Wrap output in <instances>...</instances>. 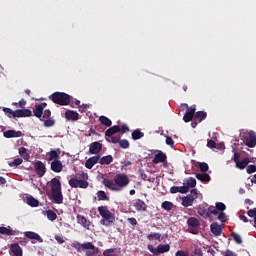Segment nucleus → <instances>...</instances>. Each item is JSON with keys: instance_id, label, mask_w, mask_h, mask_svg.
Instances as JSON below:
<instances>
[{"instance_id": "nucleus-1", "label": "nucleus", "mask_w": 256, "mask_h": 256, "mask_svg": "<svg viewBox=\"0 0 256 256\" xmlns=\"http://www.w3.org/2000/svg\"><path fill=\"white\" fill-rule=\"evenodd\" d=\"M104 187H107L110 191H123L129 183H131V180L129 179V176L124 173H119L114 176V182L113 180L104 178L102 181Z\"/></svg>"}, {"instance_id": "nucleus-2", "label": "nucleus", "mask_w": 256, "mask_h": 256, "mask_svg": "<svg viewBox=\"0 0 256 256\" xmlns=\"http://www.w3.org/2000/svg\"><path fill=\"white\" fill-rule=\"evenodd\" d=\"M51 185V199H53L54 203L57 205H61L63 203V192L61 191V180L59 178H53L50 181Z\"/></svg>"}, {"instance_id": "nucleus-3", "label": "nucleus", "mask_w": 256, "mask_h": 256, "mask_svg": "<svg viewBox=\"0 0 256 256\" xmlns=\"http://www.w3.org/2000/svg\"><path fill=\"white\" fill-rule=\"evenodd\" d=\"M87 179H89V174L82 172L80 174H76V178H71L68 181V184L72 189H77L78 187L80 189H87L89 187V182H87Z\"/></svg>"}, {"instance_id": "nucleus-4", "label": "nucleus", "mask_w": 256, "mask_h": 256, "mask_svg": "<svg viewBox=\"0 0 256 256\" xmlns=\"http://www.w3.org/2000/svg\"><path fill=\"white\" fill-rule=\"evenodd\" d=\"M98 213L103 218L100 220V225H104V227H109V225H113L115 222V214L111 213L107 206H99Z\"/></svg>"}, {"instance_id": "nucleus-5", "label": "nucleus", "mask_w": 256, "mask_h": 256, "mask_svg": "<svg viewBox=\"0 0 256 256\" xmlns=\"http://www.w3.org/2000/svg\"><path fill=\"white\" fill-rule=\"evenodd\" d=\"M48 99L56 105L65 106L71 104V96L65 92H54Z\"/></svg>"}, {"instance_id": "nucleus-6", "label": "nucleus", "mask_w": 256, "mask_h": 256, "mask_svg": "<svg viewBox=\"0 0 256 256\" xmlns=\"http://www.w3.org/2000/svg\"><path fill=\"white\" fill-rule=\"evenodd\" d=\"M198 215L203 217V219H211V215H219V212L214 208V206H209L208 208L205 206H200L198 208Z\"/></svg>"}, {"instance_id": "nucleus-7", "label": "nucleus", "mask_w": 256, "mask_h": 256, "mask_svg": "<svg viewBox=\"0 0 256 256\" xmlns=\"http://www.w3.org/2000/svg\"><path fill=\"white\" fill-rule=\"evenodd\" d=\"M244 139V143L247 147H250V149H253V147L256 146V133L253 131H249L248 133H243L242 135Z\"/></svg>"}, {"instance_id": "nucleus-8", "label": "nucleus", "mask_w": 256, "mask_h": 256, "mask_svg": "<svg viewBox=\"0 0 256 256\" xmlns=\"http://www.w3.org/2000/svg\"><path fill=\"white\" fill-rule=\"evenodd\" d=\"M34 169L38 177H43L45 173H47V168L45 167V164L40 160L35 162Z\"/></svg>"}, {"instance_id": "nucleus-9", "label": "nucleus", "mask_w": 256, "mask_h": 256, "mask_svg": "<svg viewBox=\"0 0 256 256\" xmlns=\"http://www.w3.org/2000/svg\"><path fill=\"white\" fill-rule=\"evenodd\" d=\"M103 150V144L100 142H92L89 145V153L90 155H99L101 151Z\"/></svg>"}, {"instance_id": "nucleus-10", "label": "nucleus", "mask_w": 256, "mask_h": 256, "mask_svg": "<svg viewBox=\"0 0 256 256\" xmlns=\"http://www.w3.org/2000/svg\"><path fill=\"white\" fill-rule=\"evenodd\" d=\"M152 163H154V165H159V163H167V155L162 151H158V153L155 154Z\"/></svg>"}, {"instance_id": "nucleus-11", "label": "nucleus", "mask_w": 256, "mask_h": 256, "mask_svg": "<svg viewBox=\"0 0 256 256\" xmlns=\"http://www.w3.org/2000/svg\"><path fill=\"white\" fill-rule=\"evenodd\" d=\"M24 236L27 239H31L32 243H35V241H38V243H43V238H41L38 233H35L33 231H26V232H24Z\"/></svg>"}, {"instance_id": "nucleus-12", "label": "nucleus", "mask_w": 256, "mask_h": 256, "mask_svg": "<svg viewBox=\"0 0 256 256\" xmlns=\"http://www.w3.org/2000/svg\"><path fill=\"white\" fill-rule=\"evenodd\" d=\"M196 110L197 109L195 108V106H191L189 111H186V113L183 116L184 123H189L190 121H193V119H195Z\"/></svg>"}, {"instance_id": "nucleus-13", "label": "nucleus", "mask_w": 256, "mask_h": 256, "mask_svg": "<svg viewBox=\"0 0 256 256\" xmlns=\"http://www.w3.org/2000/svg\"><path fill=\"white\" fill-rule=\"evenodd\" d=\"M101 159V155H96L90 157L88 160L85 162V167L86 169H93L97 163H99V160Z\"/></svg>"}, {"instance_id": "nucleus-14", "label": "nucleus", "mask_w": 256, "mask_h": 256, "mask_svg": "<svg viewBox=\"0 0 256 256\" xmlns=\"http://www.w3.org/2000/svg\"><path fill=\"white\" fill-rule=\"evenodd\" d=\"M51 171L61 173L63 171V162L61 160H53L50 164Z\"/></svg>"}, {"instance_id": "nucleus-15", "label": "nucleus", "mask_w": 256, "mask_h": 256, "mask_svg": "<svg viewBox=\"0 0 256 256\" xmlns=\"http://www.w3.org/2000/svg\"><path fill=\"white\" fill-rule=\"evenodd\" d=\"M45 107H47L46 102H42L41 104L36 105L33 111L35 117H37L38 119H41V117H43V111Z\"/></svg>"}, {"instance_id": "nucleus-16", "label": "nucleus", "mask_w": 256, "mask_h": 256, "mask_svg": "<svg viewBox=\"0 0 256 256\" xmlns=\"http://www.w3.org/2000/svg\"><path fill=\"white\" fill-rule=\"evenodd\" d=\"M48 155V161H59L61 158V149L57 148L55 150H51L50 152L47 153Z\"/></svg>"}, {"instance_id": "nucleus-17", "label": "nucleus", "mask_w": 256, "mask_h": 256, "mask_svg": "<svg viewBox=\"0 0 256 256\" xmlns=\"http://www.w3.org/2000/svg\"><path fill=\"white\" fill-rule=\"evenodd\" d=\"M76 219H77V223L82 227H84L85 229H89V227H91V221H89L87 217L83 215H77Z\"/></svg>"}, {"instance_id": "nucleus-18", "label": "nucleus", "mask_w": 256, "mask_h": 256, "mask_svg": "<svg viewBox=\"0 0 256 256\" xmlns=\"http://www.w3.org/2000/svg\"><path fill=\"white\" fill-rule=\"evenodd\" d=\"M6 139H13L17 137H23V132L15 130H7L3 133Z\"/></svg>"}, {"instance_id": "nucleus-19", "label": "nucleus", "mask_w": 256, "mask_h": 256, "mask_svg": "<svg viewBox=\"0 0 256 256\" xmlns=\"http://www.w3.org/2000/svg\"><path fill=\"white\" fill-rule=\"evenodd\" d=\"M210 231L216 237H219L223 233V228L217 222H214L210 225Z\"/></svg>"}, {"instance_id": "nucleus-20", "label": "nucleus", "mask_w": 256, "mask_h": 256, "mask_svg": "<svg viewBox=\"0 0 256 256\" xmlns=\"http://www.w3.org/2000/svg\"><path fill=\"white\" fill-rule=\"evenodd\" d=\"M65 118L67 121H79V113L73 110H67L65 112Z\"/></svg>"}, {"instance_id": "nucleus-21", "label": "nucleus", "mask_w": 256, "mask_h": 256, "mask_svg": "<svg viewBox=\"0 0 256 256\" xmlns=\"http://www.w3.org/2000/svg\"><path fill=\"white\" fill-rule=\"evenodd\" d=\"M10 251L14 256H23V249L17 243L11 244Z\"/></svg>"}, {"instance_id": "nucleus-22", "label": "nucleus", "mask_w": 256, "mask_h": 256, "mask_svg": "<svg viewBox=\"0 0 256 256\" xmlns=\"http://www.w3.org/2000/svg\"><path fill=\"white\" fill-rule=\"evenodd\" d=\"M134 208L136 209V211L140 212V211H147V204L141 200V199H137L134 202Z\"/></svg>"}, {"instance_id": "nucleus-23", "label": "nucleus", "mask_w": 256, "mask_h": 256, "mask_svg": "<svg viewBox=\"0 0 256 256\" xmlns=\"http://www.w3.org/2000/svg\"><path fill=\"white\" fill-rule=\"evenodd\" d=\"M116 133H121V127L115 125L110 127L108 130L105 132V137H113Z\"/></svg>"}, {"instance_id": "nucleus-24", "label": "nucleus", "mask_w": 256, "mask_h": 256, "mask_svg": "<svg viewBox=\"0 0 256 256\" xmlns=\"http://www.w3.org/2000/svg\"><path fill=\"white\" fill-rule=\"evenodd\" d=\"M206 119H207V112L205 111L194 112V121H198V123H201Z\"/></svg>"}, {"instance_id": "nucleus-25", "label": "nucleus", "mask_w": 256, "mask_h": 256, "mask_svg": "<svg viewBox=\"0 0 256 256\" xmlns=\"http://www.w3.org/2000/svg\"><path fill=\"white\" fill-rule=\"evenodd\" d=\"M33 115V112L29 109H17L16 110V117L21 118V117H31Z\"/></svg>"}, {"instance_id": "nucleus-26", "label": "nucleus", "mask_w": 256, "mask_h": 256, "mask_svg": "<svg viewBox=\"0 0 256 256\" xmlns=\"http://www.w3.org/2000/svg\"><path fill=\"white\" fill-rule=\"evenodd\" d=\"M196 179H198V181H202L204 183H209V181H211V176L207 173H197Z\"/></svg>"}, {"instance_id": "nucleus-27", "label": "nucleus", "mask_w": 256, "mask_h": 256, "mask_svg": "<svg viewBox=\"0 0 256 256\" xmlns=\"http://www.w3.org/2000/svg\"><path fill=\"white\" fill-rule=\"evenodd\" d=\"M100 165H111L113 163V156L112 155H107L103 156L102 158L99 159Z\"/></svg>"}, {"instance_id": "nucleus-28", "label": "nucleus", "mask_w": 256, "mask_h": 256, "mask_svg": "<svg viewBox=\"0 0 256 256\" xmlns=\"http://www.w3.org/2000/svg\"><path fill=\"white\" fill-rule=\"evenodd\" d=\"M249 163H251V161L249 160V158L246 157L243 160H238L236 163V167L237 169H245V167H247Z\"/></svg>"}, {"instance_id": "nucleus-29", "label": "nucleus", "mask_w": 256, "mask_h": 256, "mask_svg": "<svg viewBox=\"0 0 256 256\" xmlns=\"http://www.w3.org/2000/svg\"><path fill=\"white\" fill-rule=\"evenodd\" d=\"M193 201H195L193 197L188 194L182 199V205L183 207H191V205H193Z\"/></svg>"}, {"instance_id": "nucleus-30", "label": "nucleus", "mask_w": 256, "mask_h": 256, "mask_svg": "<svg viewBox=\"0 0 256 256\" xmlns=\"http://www.w3.org/2000/svg\"><path fill=\"white\" fill-rule=\"evenodd\" d=\"M171 246L169 244H159L157 246V253H169Z\"/></svg>"}, {"instance_id": "nucleus-31", "label": "nucleus", "mask_w": 256, "mask_h": 256, "mask_svg": "<svg viewBox=\"0 0 256 256\" xmlns=\"http://www.w3.org/2000/svg\"><path fill=\"white\" fill-rule=\"evenodd\" d=\"M16 233H17V231H15V230H11L7 227L0 226V234L1 235L11 236V235H16Z\"/></svg>"}, {"instance_id": "nucleus-32", "label": "nucleus", "mask_w": 256, "mask_h": 256, "mask_svg": "<svg viewBox=\"0 0 256 256\" xmlns=\"http://www.w3.org/2000/svg\"><path fill=\"white\" fill-rule=\"evenodd\" d=\"M19 155L23 158L24 161H29V159L31 158V155L28 154L27 148L25 147L19 148Z\"/></svg>"}, {"instance_id": "nucleus-33", "label": "nucleus", "mask_w": 256, "mask_h": 256, "mask_svg": "<svg viewBox=\"0 0 256 256\" xmlns=\"http://www.w3.org/2000/svg\"><path fill=\"white\" fill-rule=\"evenodd\" d=\"M145 137V133L141 132L140 129H136L132 132V139L134 141H138V139H143Z\"/></svg>"}, {"instance_id": "nucleus-34", "label": "nucleus", "mask_w": 256, "mask_h": 256, "mask_svg": "<svg viewBox=\"0 0 256 256\" xmlns=\"http://www.w3.org/2000/svg\"><path fill=\"white\" fill-rule=\"evenodd\" d=\"M99 121L101 125H104L105 127H111V125H113V122L107 116H100Z\"/></svg>"}, {"instance_id": "nucleus-35", "label": "nucleus", "mask_w": 256, "mask_h": 256, "mask_svg": "<svg viewBox=\"0 0 256 256\" xmlns=\"http://www.w3.org/2000/svg\"><path fill=\"white\" fill-rule=\"evenodd\" d=\"M26 203L30 207H39V200L35 199L33 196L28 197Z\"/></svg>"}, {"instance_id": "nucleus-36", "label": "nucleus", "mask_w": 256, "mask_h": 256, "mask_svg": "<svg viewBox=\"0 0 256 256\" xmlns=\"http://www.w3.org/2000/svg\"><path fill=\"white\" fill-rule=\"evenodd\" d=\"M97 199L98 201H109V196H107V193L103 190H99L97 193Z\"/></svg>"}, {"instance_id": "nucleus-37", "label": "nucleus", "mask_w": 256, "mask_h": 256, "mask_svg": "<svg viewBox=\"0 0 256 256\" xmlns=\"http://www.w3.org/2000/svg\"><path fill=\"white\" fill-rule=\"evenodd\" d=\"M43 215H47L49 221H55L57 219V214L53 210H46L43 212Z\"/></svg>"}, {"instance_id": "nucleus-38", "label": "nucleus", "mask_w": 256, "mask_h": 256, "mask_svg": "<svg viewBox=\"0 0 256 256\" xmlns=\"http://www.w3.org/2000/svg\"><path fill=\"white\" fill-rule=\"evenodd\" d=\"M3 112L6 116H8L9 119H15L16 118V110L13 111L11 108H3Z\"/></svg>"}, {"instance_id": "nucleus-39", "label": "nucleus", "mask_w": 256, "mask_h": 256, "mask_svg": "<svg viewBox=\"0 0 256 256\" xmlns=\"http://www.w3.org/2000/svg\"><path fill=\"white\" fill-rule=\"evenodd\" d=\"M187 225L189 227H199L200 223H199V220L195 217H190L188 218L187 220Z\"/></svg>"}, {"instance_id": "nucleus-40", "label": "nucleus", "mask_w": 256, "mask_h": 256, "mask_svg": "<svg viewBox=\"0 0 256 256\" xmlns=\"http://www.w3.org/2000/svg\"><path fill=\"white\" fill-rule=\"evenodd\" d=\"M197 186V180L193 177H189L187 178L186 180V187H189L193 189V187H196Z\"/></svg>"}, {"instance_id": "nucleus-41", "label": "nucleus", "mask_w": 256, "mask_h": 256, "mask_svg": "<svg viewBox=\"0 0 256 256\" xmlns=\"http://www.w3.org/2000/svg\"><path fill=\"white\" fill-rule=\"evenodd\" d=\"M161 207L162 209H164V211H171L174 207L173 203L170 202V201H164L162 204H161Z\"/></svg>"}, {"instance_id": "nucleus-42", "label": "nucleus", "mask_w": 256, "mask_h": 256, "mask_svg": "<svg viewBox=\"0 0 256 256\" xmlns=\"http://www.w3.org/2000/svg\"><path fill=\"white\" fill-rule=\"evenodd\" d=\"M232 239L237 243L238 245H241L243 243V239L241 238V235L237 234V232L231 233Z\"/></svg>"}, {"instance_id": "nucleus-43", "label": "nucleus", "mask_w": 256, "mask_h": 256, "mask_svg": "<svg viewBox=\"0 0 256 256\" xmlns=\"http://www.w3.org/2000/svg\"><path fill=\"white\" fill-rule=\"evenodd\" d=\"M40 121H44V127H53L55 125L53 118L40 119Z\"/></svg>"}, {"instance_id": "nucleus-44", "label": "nucleus", "mask_w": 256, "mask_h": 256, "mask_svg": "<svg viewBox=\"0 0 256 256\" xmlns=\"http://www.w3.org/2000/svg\"><path fill=\"white\" fill-rule=\"evenodd\" d=\"M118 143H119V146L121 147V149H129V147H130L129 141L127 139L119 140Z\"/></svg>"}, {"instance_id": "nucleus-45", "label": "nucleus", "mask_w": 256, "mask_h": 256, "mask_svg": "<svg viewBox=\"0 0 256 256\" xmlns=\"http://www.w3.org/2000/svg\"><path fill=\"white\" fill-rule=\"evenodd\" d=\"M23 163V159L16 158L12 162L9 163V167H19Z\"/></svg>"}, {"instance_id": "nucleus-46", "label": "nucleus", "mask_w": 256, "mask_h": 256, "mask_svg": "<svg viewBox=\"0 0 256 256\" xmlns=\"http://www.w3.org/2000/svg\"><path fill=\"white\" fill-rule=\"evenodd\" d=\"M97 253H99V248H96L95 246H93V248H90L89 250L86 251V256H93V255H97Z\"/></svg>"}, {"instance_id": "nucleus-47", "label": "nucleus", "mask_w": 256, "mask_h": 256, "mask_svg": "<svg viewBox=\"0 0 256 256\" xmlns=\"http://www.w3.org/2000/svg\"><path fill=\"white\" fill-rule=\"evenodd\" d=\"M147 239H148V241L159 240V239H161V234L160 233L149 234L147 236Z\"/></svg>"}, {"instance_id": "nucleus-48", "label": "nucleus", "mask_w": 256, "mask_h": 256, "mask_svg": "<svg viewBox=\"0 0 256 256\" xmlns=\"http://www.w3.org/2000/svg\"><path fill=\"white\" fill-rule=\"evenodd\" d=\"M216 211H221V213H223V211H225V209H227V206H225V204L223 202H217L216 203Z\"/></svg>"}, {"instance_id": "nucleus-49", "label": "nucleus", "mask_w": 256, "mask_h": 256, "mask_svg": "<svg viewBox=\"0 0 256 256\" xmlns=\"http://www.w3.org/2000/svg\"><path fill=\"white\" fill-rule=\"evenodd\" d=\"M115 251H117L115 248L106 249L103 252V256H115Z\"/></svg>"}, {"instance_id": "nucleus-50", "label": "nucleus", "mask_w": 256, "mask_h": 256, "mask_svg": "<svg viewBox=\"0 0 256 256\" xmlns=\"http://www.w3.org/2000/svg\"><path fill=\"white\" fill-rule=\"evenodd\" d=\"M199 169L202 173H207V171H209V164L202 162L199 164Z\"/></svg>"}, {"instance_id": "nucleus-51", "label": "nucleus", "mask_w": 256, "mask_h": 256, "mask_svg": "<svg viewBox=\"0 0 256 256\" xmlns=\"http://www.w3.org/2000/svg\"><path fill=\"white\" fill-rule=\"evenodd\" d=\"M218 221H221V223H227V214H225V212H221L218 215Z\"/></svg>"}, {"instance_id": "nucleus-52", "label": "nucleus", "mask_w": 256, "mask_h": 256, "mask_svg": "<svg viewBox=\"0 0 256 256\" xmlns=\"http://www.w3.org/2000/svg\"><path fill=\"white\" fill-rule=\"evenodd\" d=\"M247 215L248 217H254V223L256 225V208L248 210Z\"/></svg>"}, {"instance_id": "nucleus-53", "label": "nucleus", "mask_w": 256, "mask_h": 256, "mask_svg": "<svg viewBox=\"0 0 256 256\" xmlns=\"http://www.w3.org/2000/svg\"><path fill=\"white\" fill-rule=\"evenodd\" d=\"M93 247H95V245H93V243L91 242H85L82 244V250L86 249L88 251L90 249H93Z\"/></svg>"}, {"instance_id": "nucleus-54", "label": "nucleus", "mask_w": 256, "mask_h": 256, "mask_svg": "<svg viewBox=\"0 0 256 256\" xmlns=\"http://www.w3.org/2000/svg\"><path fill=\"white\" fill-rule=\"evenodd\" d=\"M41 119H51V110L46 109L42 113V118Z\"/></svg>"}, {"instance_id": "nucleus-55", "label": "nucleus", "mask_w": 256, "mask_h": 256, "mask_svg": "<svg viewBox=\"0 0 256 256\" xmlns=\"http://www.w3.org/2000/svg\"><path fill=\"white\" fill-rule=\"evenodd\" d=\"M178 193H189V186H178Z\"/></svg>"}, {"instance_id": "nucleus-56", "label": "nucleus", "mask_w": 256, "mask_h": 256, "mask_svg": "<svg viewBox=\"0 0 256 256\" xmlns=\"http://www.w3.org/2000/svg\"><path fill=\"white\" fill-rule=\"evenodd\" d=\"M166 145H169L170 147H173L175 145V141L171 136L166 137Z\"/></svg>"}, {"instance_id": "nucleus-57", "label": "nucleus", "mask_w": 256, "mask_h": 256, "mask_svg": "<svg viewBox=\"0 0 256 256\" xmlns=\"http://www.w3.org/2000/svg\"><path fill=\"white\" fill-rule=\"evenodd\" d=\"M247 173L249 174V175H251V173H255L256 172V166L255 165H249L248 167H247Z\"/></svg>"}, {"instance_id": "nucleus-58", "label": "nucleus", "mask_w": 256, "mask_h": 256, "mask_svg": "<svg viewBox=\"0 0 256 256\" xmlns=\"http://www.w3.org/2000/svg\"><path fill=\"white\" fill-rule=\"evenodd\" d=\"M190 197H192L194 200L199 197V194L197 193V189H192L190 194H188Z\"/></svg>"}, {"instance_id": "nucleus-59", "label": "nucleus", "mask_w": 256, "mask_h": 256, "mask_svg": "<svg viewBox=\"0 0 256 256\" xmlns=\"http://www.w3.org/2000/svg\"><path fill=\"white\" fill-rule=\"evenodd\" d=\"M207 147H209V149H215V147H217V143L213 140H208Z\"/></svg>"}, {"instance_id": "nucleus-60", "label": "nucleus", "mask_w": 256, "mask_h": 256, "mask_svg": "<svg viewBox=\"0 0 256 256\" xmlns=\"http://www.w3.org/2000/svg\"><path fill=\"white\" fill-rule=\"evenodd\" d=\"M72 247H74V249H77V251L83 250V244H81L79 242L73 243Z\"/></svg>"}, {"instance_id": "nucleus-61", "label": "nucleus", "mask_w": 256, "mask_h": 256, "mask_svg": "<svg viewBox=\"0 0 256 256\" xmlns=\"http://www.w3.org/2000/svg\"><path fill=\"white\" fill-rule=\"evenodd\" d=\"M127 221L130 225H132V227H135V225H137V219L135 218H127Z\"/></svg>"}, {"instance_id": "nucleus-62", "label": "nucleus", "mask_w": 256, "mask_h": 256, "mask_svg": "<svg viewBox=\"0 0 256 256\" xmlns=\"http://www.w3.org/2000/svg\"><path fill=\"white\" fill-rule=\"evenodd\" d=\"M240 158H241V154H239V152H234L233 161L237 163L238 161H240L239 160Z\"/></svg>"}, {"instance_id": "nucleus-63", "label": "nucleus", "mask_w": 256, "mask_h": 256, "mask_svg": "<svg viewBox=\"0 0 256 256\" xmlns=\"http://www.w3.org/2000/svg\"><path fill=\"white\" fill-rule=\"evenodd\" d=\"M194 256H203V251L200 248L195 249Z\"/></svg>"}, {"instance_id": "nucleus-64", "label": "nucleus", "mask_w": 256, "mask_h": 256, "mask_svg": "<svg viewBox=\"0 0 256 256\" xmlns=\"http://www.w3.org/2000/svg\"><path fill=\"white\" fill-rule=\"evenodd\" d=\"M175 256H187V253L183 250H178L176 252Z\"/></svg>"}]
</instances>
